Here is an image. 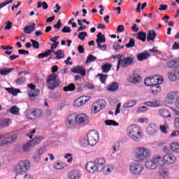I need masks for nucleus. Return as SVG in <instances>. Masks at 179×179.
<instances>
[{
  "label": "nucleus",
  "mask_w": 179,
  "mask_h": 179,
  "mask_svg": "<svg viewBox=\"0 0 179 179\" xmlns=\"http://www.w3.org/2000/svg\"><path fill=\"white\" fill-rule=\"evenodd\" d=\"M129 83H134V85H138L142 82V77L137 73H132L127 78Z\"/></svg>",
  "instance_id": "obj_14"
},
{
  "label": "nucleus",
  "mask_w": 179,
  "mask_h": 179,
  "mask_svg": "<svg viewBox=\"0 0 179 179\" xmlns=\"http://www.w3.org/2000/svg\"><path fill=\"white\" fill-rule=\"evenodd\" d=\"M33 148V145L31 143H30V141H29L22 145V151L24 153H29V152H30Z\"/></svg>",
  "instance_id": "obj_28"
},
{
  "label": "nucleus",
  "mask_w": 179,
  "mask_h": 179,
  "mask_svg": "<svg viewBox=\"0 0 179 179\" xmlns=\"http://www.w3.org/2000/svg\"><path fill=\"white\" fill-rule=\"evenodd\" d=\"M136 38L141 41H146V33L140 31L137 34Z\"/></svg>",
  "instance_id": "obj_42"
},
{
  "label": "nucleus",
  "mask_w": 179,
  "mask_h": 179,
  "mask_svg": "<svg viewBox=\"0 0 179 179\" xmlns=\"http://www.w3.org/2000/svg\"><path fill=\"white\" fill-rule=\"evenodd\" d=\"M9 111L10 113H11V114H14L15 115H19V108L16 106H13L10 108Z\"/></svg>",
  "instance_id": "obj_50"
},
{
  "label": "nucleus",
  "mask_w": 179,
  "mask_h": 179,
  "mask_svg": "<svg viewBox=\"0 0 179 179\" xmlns=\"http://www.w3.org/2000/svg\"><path fill=\"white\" fill-rule=\"evenodd\" d=\"M168 78L171 82H176L179 80V73L177 70H173L168 74Z\"/></svg>",
  "instance_id": "obj_21"
},
{
  "label": "nucleus",
  "mask_w": 179,
  "mask_h": 179,
  "mask_svg": "<svg viewBox=\"0 0 179 179\" xmlns=\"http://www.w3.org/2000/svg\"><path fill=\"white\" fill-rule=\"evenodd\" d=\"M71 31H72V30L69 27H64L62 29V33H71Z\"/></svg>",
  "instance_id": "obj_64"
},
{
  "label": "nucleus",
  "mask_w": 179,
  "mask_h": 179,
  "mask_svg": "<svg viewBox=\"0 0 179 179\" xmlns=\"http://www.w3.org/2000/svg\"><path fill=\"white\" fill-rule=\"evenodd\" d=\"M162 162L163 158L160 155H155L151 159L145 162V167L147 170H156Z\"/></svg>",
  "instance_id": "obj_5"
},
{
  "label": "nucleus",
  "mask_w": 179,
  "mask_h": 179,
  "mask_svg": "<svg viewBox=\"0 0 179 179\" xmlns=\"http://www.w3.org/2000/svg\"><path fill=\"white\" fill-rule=\"evenodd\" d=\"M55 55H56L57 59H62V58H64L65 57V52L59 49L56 52H55Z\"/></svg>",
  "instance_id": "obj_40"
},
{
  "label": "nucleus",
  "mask_w": 179,
  "mask_h": 179,
  "mask_svg": "<svg viewBox=\"0 0 179 179\" xmlns=\"http://www.w3.org/2000/svg\"><path fill=\"white\" fill-rule=\"evenodd\" d=\"M43 139H44V137L38 136V137L34 138L33 140L29 141V142L32 145L33 148H34V146L41 143Z\"/></svg>",
  "instance_id": "obj_32"
},
{
  "label": "nucleus",
  "mask_w": 179,
  "mask_h": 179,
  "mask_svg": "<svg viewBox=\"0 0 179 179\" xmlns=\"http://www.w3.org/2000/svg\"><path fill=\"white\" fill-rule=\"evenodd\" d=\"M144 106H148V107H159L160 106V101L152 100L150 101L144 102Z\"/></svg>",
  "instance_id": "obj_27"
},
{
  "label": "nucleus",
  "mask_w": 179,
  "mask_h": 179,
  "mask_svg": "<svg viewBox=\"0 0 179 179\" xmlns=\"http://www.w3.org/2000/svg\"><path fill=\"white\" fill-rule=\"evenodd\" d=\"M167 124L161 125L159 129L163 134H167Z\"/></svg>",
  "instance_id": "obj_61"
},
{
  "label": "nucleus",
  "mask_w": 179,
  "mask_h": 179,
  "mask_svg": "<svg viewBox=\"0 0 179 179\" xmlns=\"http://www.w3.org/2000/svg\"><path fill=\"white\" fill-rule=\"evenodd\" d=\"M111 68H113V65H111V64H110V63H106V64H103L101 67L102 72H103V73H108V72H110Z\"/></svg>",
  "instance_id": "obj_36"
},
{
  "label": "nucleus",
  "mask_w": 179,
  "mask_h": 179,
  "mask_svg": "<svg viewBox=\"0 0 179 179\" xmlns=\"http://www.w3.org/2000/svg\"><path fill=\"white\" fill-rule=\"evenodd\" d=\"M66 125L67 128H72L76 125V115L71 114L66 117Z\"/></svg>",
  "instance_id": "obj_13"
},
{
  "label": "nucleus",
  "mask_w": 179,
  "mask_h": 179,
  "mask_svg": "<svg viewBox=\"0 0 179 179\" xmlns=\"http://www.w3.org/2000/svg\"><path fill=\"white\" fill-rule=\"evenodd\" d=\"M64 159H67V163H71L73 158H72V154H66L64 156Z\"/></svg>",
  "instance_id": "obj_58"
},
{
  "label": "nucleus",
  "mask_w": 179,
  "mask_h": 179,
  "mask_svg": "<svg viewBox=\"0 0 179 179\" xmlns=\"http://www.w3.org/2000/svg\"><path fill=\"white\" fill-rule=\"evenodd\" d=\"M162 90V87L157 84H155L152 87H150V92L152 94H157Z\"/></svg>",
  "instance_id": "obj_31"
},
{
  "label": "nucleus",
  "mask_w": 179,
  "mask_h": 179,
  "mask_svg": "<svg viewBox=\"0 0 179 179\" xmlns=\"http://www.w3.org/2000/svg\"><path fill=\"white\" fill-rule=\"evenodd\" d=\"M12 124V120L10 119H3L0 120L1 128H5L9 127Z\"/></svg>",
  "instance_id": "obj_30"
},
{
  "label": "nucleus",
  "mask_w": 179,
  "mask_h": 179,
  "mask_svg": "<svg viewBox=\"0 0 179 179\" xmlns=\"http://www.w3.org/2000/svg\"><path fill=\"white\" fill-rule=\"evenodd\" d=\"M158 114L159 116L162 117V118H171V113L166 108L159 109Z\"/></svg>",
  "instance_id": "obj_22"
},
{
  "label": "nucleus",
  "mask_w": 179,
  "mask_h": 179,
  "mask_svg": "<svg viewBox=\"0 0 179 179\" xmlns=\"http://www.w3.org/2000/svg\"><path fill=\"white\" fill-rule=\"evenodd\" d=\"M13 71H15L14 68L0 69V75H1V76H6V75H9V73L13 72Z\"/></svg>",
  "instance_id": "obj_38"
},
{
  "label": "nucleus",
  "mask_w": 179,
  "mask_h": 179,
  "mask_svg": "<svg viewBox=\"0 0 179 179\" xmlns=\"http://www.w3.org/2000/svg\"><path fill=\"white\" fill-rule=\"evenodd\" d=\"M150 55H149V52H144L142 53H140L137 55V58L138 61H144V59H148L149 58Z\"/></svg>",
  "instance_id": "obj_34"
},
{
  "label": "nucleus",
  "mask_w": 179,
  "mask_h": 179,
  "mask_svg": "<svg viewBox=\"0 0 179 179\" xmlns=\"http://www.w3.org/2000/svg\"><path fill=\"white\" fill-rule=\"evenodd\" d=\"M167 66L169 68H177V66H178V62H177V60L176 59L169 60L167 62Z\"/></svg>",
  "instance_id": "obj_39"
},
{
  "label": "nucleus",
  "mask_w": 179,
  "mask_h": 179,
  "mask_svg": "<svg viewBox=\"0 0 179 179\" xmlns=\"http://www.w3.org/2000/svg\"><path fill=\"white\" fill-rule=\"evenodd\" d=\"M148 110H149L148 106H140L137 109L136 113H145V111H148Z\"/></svg>",
  "instance_id": "obj_54"
},
{
  "label": "nucleus",
  "mask_w": 179,
  "mask_h": 179,
  "mask_svg": "<svg viewBox=\"0 0 179 179\" xmlns=\"http://www.w3.org/2000/svg\"><path fill=\"white\" fill-rule=\"evenodd\" d=\"M29 169H30V162L26 160L18 162L15 166L17 171H23V173L27 171Z\"/></svg>",
  "instance_id": "obj_11"
},
{
  "label": "nucleus",
  "mask_w": 179,
  "mask_h": 179,
  "mask_svg": "<svg viewBox=\"0 0 179 179\" xmlns=\"http://www.w3.org/2000/svg\"><path fill=\"white\" fill-rule=\"evenodd\" d=\"M127 48H132V47H135V40L131 38L129 42L126 45Z\"/></svg>",
  "instance_id": "obj_53"
},
{
  "label": "nucleus",
  "mask_w": 179,
  "mask_h": 179,
  "mask_svg": "<svg viewBox=\"0 0 179 179\" xmlns=\"http://www.w3.org/2000/svg\"><path fill=\"white\" fill-rule=\"evenodd\" d=\"M5 135V141L6 145H8V143H13L16 139H17V134H13V136H9V134H6Z\"/></svg>",
  "instance_id": "obj_25"
},
{
  "label": "nucleus",
  "mask_w": 179,
  "mask_h": 179,
  "mask_svg": "<svg viewBox=\"0 0 179 179\" xmlns=\"http://www.w3.org/2000/svg\"><path fill=\"white\" fill-rule=\"evenodd\" d=\"M96 43L97 44L98 48H101V43H106V37L101 32H99L96 35Z\"/></svg>",
  "instance_id": "obj_23"
},
{
  "label": "nucleus",
  "mask_w": 179,
  "mask_h": 179,
  "mask_svg": "<svg viewBox=\"0 0 179 179\" xmlns=\"http://www.w3.org/2000/svg\"><path fill=\"white\" fill-rule=\"evenodd\" d=\"M28 87L31 89V91L28 92V96L31 98V100H34V98L40 94V90H36V85L33 84H29Z\"/></svg>",
  "instance_id": "obj_12"
},
{
  "label": "nucleus",
  "mask_w": 179,
  "mask_h": 179,
  "mask_svg": "<svg viewBox=\"0 0 179 179\" xmlns=\"http://www.w3.org/2000/svg\"><path fill=\"white\" fill-rule=\"evenodd\" d=\"M127 134L128 136L131 139L135 141L136 142H139L141 139H142V134H143V131H142L141 127L136 124H133L129 126L127 128Z\"/></svg>",
  "instance_id": "obj_4"
},
{
  "label": "nucleus",
  "mask_w": 179,
  "mask_h": 179,
  "mask_svg": "<svg viewBox=\"0 0 179 179\" xmlns=\"http://www.w3.org/2000/svg\"><path fill=\"white\" fill-rule=\"evenodd\" d=\"M53 167L56 170H62L63 169H65V163H64V162H56V163L54 164Z\"/></svg>",
  "instance_id": "obj_44"
},
{
  "label": "nucleus",
  "mask_w": 179,
  "mask_h": 179,
  "mask_svg": "<svg viewBox=\"0 0 179 179\" xmlns=\"http://www.w3.org/2000/svg\"><path fill=\"white\" fill-rule=\"evenodd\" d=\"M70 179H80L82 177V172L79 170H72L68 173Z\"/></svg>",
  "instance_id": "obj_20"
},
{
  "label": "nucleus",
  "mask_w": 179,
  "mask_h": 179,
  "mask_svg": "<svg viewBox=\"0 0 179 179\" xmlns=\"http://www.w3.org/2000/svg\"><path fill=\"white\" fill-rule=\"evenodd\" d=\"M35 27L36 24L34 23H32V24L29 26H25L24 27V33H25V34H31V32L34 31Z\"/></svg>",
  "instance_id": "obj_29"
},
{
  "label": "nucleus",
  "mask_w": 179,
  "mask_h": 179,
  "mask_svg": "<svg viewBox=\"0 0 179 179\" xmlns=\"http://www.w3.org/2000/svg\"><path fill=\"white\" fill-rule=\"evenodd\" d=\"M134 60H135V57H124L123 59H118L117 71H119L121 66L122 68H128V66L131 65H134Z\"/></svg>",
  "instance_id": "obj_6"
},
{
  "label": "nucleus",
  "mask_w": 179,
  "mask_h": 179,
  "mask_svg": "<svg viewBox=\"0 0 179 179\" xmlns=\"http://www.w3.org/2000/svg\"><path fill=\"white\" fill-rule=\"evenodd\" d=\"M24 82H26V78H24L23 77H20V78H17L16 80L17 85H23V83H24Z\"/></svg>",
  "instance_id": "obj_60"
},
{
  "label": "nucleus",
  "mask_w": 179,
  "mask_h": 179,
  "mask_svg": "<svg viewBox=\"0 0 179 179\" xmlns=\"http://www.w3.org/2000/svg\"><path fill=\"white\" fill-rule=\"evenodd\" d=\"M106 125L108 127H118L119 124L115 120H107L105 121Z\"/></svg>",
  "instance_id": "obj_43"
},
{
  "label": "nucleus",
  "mask_w": 179,
  "mask_h": 179,
  "mask_svg": "<svg viewBox=\"0 0 179 179\" xmlns=\"http://www.w3.org/2000/svg\"><path fill=\"white\" fill-rule=\"evenodd\" d=\"M179 99V91L169 92L167 94V101L169 104H173L174 100Z\"/></svg>",
  "instance_id": "obj_18"
},
{
  "label": "nucleus",
  "mask_w": 179,
  "mask_h": 179,
  "mask_svg": "<svg viewBox=\"0 0 179 179\" xmlns=\"http://www.w3.org/2000/svg\"><path fill=\"white\" fill-rule=\"evenodd\" d=\"M41 115H43V112L40 109H31L25 112V116L29 120H36V118H38V117H41Z\"/></svg>",
  "instance_id": "obj_10"
},
{
  "label": "nucleus",
  "mask_w": 179,
  "mask_h": 179,
  "mask_svg": "<svg viewBox=\"0 0 179 179\" xmlns=\"http://www.w3.org/2000/svg\"><path fill=\"white\" fill-rule=\"evenodd\" d=\"M6 145V141H5V134L0 135V146H3Z\"/></svg>",
  "instance_id": "obj_57"
},
{
  "label": "nucleus",
  "mask_w": 179,
  "mask_h": 179,
  "mask_svg": "<svg viewBox=\"0 0 179 179\" xmlns=\"http://www.w3.org/2000/svg\"><path fill=\"white\" fill-rule=\"evenodd\" d=\"M97 76H99V80L101 83H106V80L107 79V75L104 74H98Z\"/></svg>",
  "instance_id": "obj_55"
},
{
  "label": "nucleus",
  "mask_w": 179,
  "mask_h": 179,
  "mask_svg": "<svg viewBox=\"0 0 179 179\" xmlns=\"http://www.w3.org/2000/svg\"><path fill=\"white\" fill-rule=\"evenodd\" d=\"M99 133L96 130L90 131L87 133L86 138H83L80 141L81 146H96L99 142Z\"/></svg>",
  "instance_id": "obj_3"
},
{
  "label": "nucleus",
  "mask_w": 179,
  "mask_h": 179,
  "mask_svg": "<svg viewBox=\"0 0 179 179\" xmlns=\"http://www.w3.org/2000/svg\"><path fill=\"white\" fill-rule=\"evenodd\" d=\"M89 100H90V96H80L74 101V106L80 107L83 106V104H86Z\"/></svg>",
  "instance_id": "obj_15"
},
{
  "label": "nucleus",
  "mask_w": 179,
  "mask_h": 179,
  "mask_svg": "<svg viewBox=\"0 0 179 179\" xmlns=\"http://www.w3.org/2000/svg\"><path fill=\"white\" fill-rule=\"evenodd\" d=\"M160 177L164 179L170 178V171H169V168L162 166L159 168L158 171Z\"/></svg>",
  "instance_id": "obj_19"
},
{
  "label": "nucleus",
  "mask_w": 179,
  "mask_h": 179,
  "mask_svg": "<svg viewBox=\"0 0 179 179\" xmlns=\"http://www.w3.org/2000/svg\"><path fill=\"white\" fill-rule=\"evenodd\" d=\"M151 156L152 152H150V150L145 148V147L135 148L134 151V161L135 162L130 163L129 166L130 174L132 176H141L143 173L145 167L142 164L139 163L145 162L146 159H149Z\"/></svg>",
  "instance_id": "obj_1"
},
{
  "label": "nucleus",
  "mask_w": 179,
  "mask_h": 179,
  "mask_svg": "<svg viewBox=\"0 0 179 179\" xmlns=\"http://www.w3.org/2000/svg\"><path fill=\"white\" fill-rule=\"evenodd\" d=\"M85 37H87V32L83 31L78 34V38H80L81 41H84Z\"/></svg>",
  "instance_id": "obj_52"
},
{
  "label": "nucleus",
  "mask_w": 179,
  "mask_h": 179,
  "mask_svg": "<svg viewBox=\"0 0 179 179\" xmlns=\"http://www.w3.org/2000/svg\"><path fill=\"white\" fill-rule=\"evenodd\" d=\"M144 84L145 85V86H150V87H152L155 85V80H154L153 77L146 78L144 80Z\"/></svg>",
  "instance_id": "obj_41"
},
{
  "label": "nucleus",
  "mask_w": 179,
  "mask_h": 179,
  "mask_svg": "<svg viewBox=\"0 0 179 179\" xmlns=\"http://www.w3.org/2000/svg\"><path fill=\"white\" fill-rule=\"evenodd\" d=\"M96 59V57L93 56V55H89L85 62L86 64H90L91 62H94Z\"/></svg>",
  "instance_id": "obj_48"
},
{
  "label": "nucleus",
  "mask_w": 179,
  "mask_h": 179,
  "mask_svg": "<svg viewBox=\"0 0 179 179\" xmlns=\"http://www.w3.org/2000/svg\"><path fill=\"white\" fill-rule=\"evenodd\" d=\"M85 169L90 174H94V173H100L101 171L104 174H110L113 170V166L108 165L106 162V159L103 157L96 158L93 162H87Z\"/></svg>",
  "instance_id": "obj_2"
},
{
  "label": "nucleus",
  "mask_w": 179,
  "mask_h": 179,
  "mask_svg": "<svg viewBox=\"0 0 179 179\" xmlns=\"http://www.w3.org/2000/svg\"><path fill=\"white\" fill-rule=\"evenodd\" d=\"M171 149L173 153H179V143L178 142H173L170 144Z\"/></svg>",
  "instance_id": "obj_35"
},
{
  "label": "nucleus",
  "mask_w": 179,
  "mask_h": 179,
  "mask_svg": "<svg viewBox=\"0 0 179 179\" xmlns=\"http://www.w3.org/2000/svg\"><path fill=\"white\" fill-rule=\"evenodd\" d=\"M41 6L44 10L48 9V4H47V2H45V1H43V2L38 1L37 8L38 9H40V8H41Z\"/></svg>",
  "instance_id": "obj_47"
},
{
  "label": "nucleus",
  "mask_w": 179,
  "mask_h": 179,
  "mask_svg": "<svg viewBox=\"0 0 179 179\" xmlns=\"http://www.w3.org/2000/svg\"><path fill=\"white\" fill-rule=\"evenodd\" d=\"M31 43H32L33 48L38 49L40 48V43L37 41L31 39Z\"/></svg>",
  "instance_id": "obj_56"
},
{
  "label": "nucleus",
  "mask_w": 179,
  "mask_h": 179,
  "mask_svg": "<svg viewBox=\"0 0 179 179\" xmlns=\"http://www.w3.org/2000/svg\"><path fill=\"white\" fill-rule=\"evenodd\" d=\"M157 131H159V129L157 128V126L155 124V123H150L146 128L148 135L151 136L156 135V134H157Z\"/></svg>",
  "instance_id": "obj_16"
},
{
  "label": "nucleus",
  "mask_w": 179,
  "mask_h": 179,
  "mask_svg": "<svg viewBox=\"0 0 179 179\" xmlns=\"http://www.w3.org/2000/svg\"><path fill=\"white\" fill-rule=\"evenodd\" d=\"M118 83H113L107 87V90H108V92H117V90H118Z\"/></svg>",
  "instance_id": "obj_33"
},
{
  "label": "nucleus",
  "mask_w": 179,
  "mask_h": 179,
  "mask_svg": "<svg viewBox=\"0 0 179 179\" xmlns=\"http://www.w3.org/2000/svg\"><path fill=\"white\" fill-rule=\"evenodd\" d=\"M71 71L73 73H79L81 76H86V71L83 66H76L73 68Z\"/></svg>",
  "instance_id": "obj_24"
},
{
  "label": "nucleus",
  "mask_w": 179,
  "mask_h": 179,
  "mask_svg": "<svg viewBox=\"0 0 179 179\" xmlns=\"http://www.w3.org/2000/svg\"><path fill=\"white\" fill-rule=\"evenodd\" d=\"M152 78L154 79L155 85H162V83H163V77L160 76H155Z\"/></svg>",
  "instance_id": "obj_45"
},
{
  "label": "nucleus",
  "mask_w": 179,
  "mask_h": 179,
  "mask_svg": "<svg viewBox=\"0 0 179 179\" xmlns=\"http://www.w3.org/2000/svg\"><path fill=\"white\" fill-rule=\"evenodd\" d=\"M176 136H179V130H175L172 131L170 135V138H176Z\"/></svg>",
  "instance_id": "obj_63"
},
{
  "label": "nucleus",
  "mask_w": 179,
  "mask_h": 179,
  "mask_svg": "<svg viewBox=\"0 0 179 179\" xmlns=\"http://www.w3.org/2000/svg\"><path fill=\"white\" fill-rule=\"evenodd\" d=\"M15 179H26V173L20 172L15 175Z\"/></svg>",
  "instance_id": "obj_51"
},
{
  "label": "nucleus",
  "mask_w": 179,
  "mask_h": 179,
  "mask_svg": "<svg viewBox=\"0 0 179 179\" xmlns=\"http://www.w3.org/2000/svg\"><path fill=\"white\" fill-rule=\"evenodd\" d=\"M76 124L80 127H85L90 122V117L85 113H79L76 115Z\"/></svg>",
  "instance_id": "obj_8"
},
{
  "label": "nucleus",
  "mask_w": 179,
  "mask_h": 179,
  "mask_svg": "<svg viewBox=\"0 0 179 179\" xmlns=\"http://www.w3.org/2000/svg\"><path fill=\"white\" fill-rule=\"evenodd\" d=\"M5 90H6V92H8V93H10V94H13V96H17V93L20 92V90L17 89H14V88L6 87Z\"/></svg>",
  "instance_id": "obj_46"
},
{
  "label": "nucleus",
  "mask_w": 179,
  "mask_h": 179,
  "mask_svg": "<svg viewBox=\"0 0 179 179\" xmlns=\"http://www.w3.org/2000/svg\"><path fill=\"white\" fill-rule=\"evenodd\" d=\"M173 125L176 129H179V117L175 118Z\"/></svg>",
  "instance_id": "obj_62"
},
{
  "label": "nucleus",
  "mask_w": 179,
  "mask_h": 179,
  "mask_svg": "<svg viewBox=\"0 0 179 179\" xmlns=\"http://www.w3.org/2000/svg\"><path fill=\"white\" fill-rule=\"evenodd\" d=\"M64 92H73L75 90V85L73 84H70L63 88Z\"/></svg>",
  "instance_id": "obj_49"
},
{
  "label": "nucleus",
  "mask_w": 179,
  "mask_h": 179,
  "mask_svg": "<svg viewBox=\"0 0 179 179\" xmlns=\"http://www.w3.org/2000/svg\"><path fill=\"white\" fill-rule=\"evenodd\" d=\"M40 159H41V155H39L38 152L36 151L34 156V162H40Z\"/></svg>",
  "instance_id": "obj_59"
},
{
  "label": "nucleus",
  "mask_w": 179,
  "mask_h": 179,
  "mask_svg": "<svg viewBox=\"0 0 179 179\" xmlns=\"http://www.w3.org/2000/svg\"><path fill=\"white\" fill-rule=\"evenodd\" d=\"M45 85L50 90H55L58 87L59 83H58V80H57V76L55 74H51L46 79Z\"/></svg>",
  "instance_id": "obj_7"
},
{
  "label": "nucleus",
  "mask_w": 179,
  "mask_h": 179,
  "mask_svg": "<svg viewBox=\"0 0 179 179\" xmlns=\"http://www.w3.org/2000/svg\"><path fill=\"white\" fill-rule=\"evenodd\" d=\"M106 101L104 99H99L96 102H94L91 108L92 113H94V114H96V113H99V111H101L103 108H106Z\"/></svg>",
  "instance_id": "obj_9"
},
{
  "label": "nucleus",
  "mask_w": 179,
  "mask_h": 179,
  "mask_svg": "<svg viewBox=\"0 0 179 179\" xmlns=\"http://www.w3.org/2000/svg\"><path fill=\"white\" fill-rule=\"evenodd\" d=\"M162 162H164V164H174L177 162V157L166 154L163 157Z\"/></svg>",
  "instance_id": "obj_17"
},
{
  "label": "nucleus",
  "mask_w": 179,
  "mask_h": 179,
  "mask_svg": "<svg viewBox=\"0 0 179 179\" xmlns=\"http://www.w3.org/2000/svg\"><path fill=\"white\" fill-rule=\"evenodd\" d=\"M157 36V34H156V31H155L154 30H150L148 31L147 34V41H155V38H156Z\"/></svg>",
  "instance_id": "obj_26"
},
{
  "label": "nucleus",
  "mask_w": 179,
  "mask_h": 179,
  "mask_svg": "<svg viewBox=\"0 0 179 179\" xmlns=\"http://www.w3.org/2000/svg\"><path fill=\"white\" fill-rule=\"evenodd\" d=\"M136 104V101L131 99L129 100V101L126 102L124 105L123 107L124 108H131L134 107Z\"/></svg>",
  "instance_id": "obj_37"
}]
</instances>
